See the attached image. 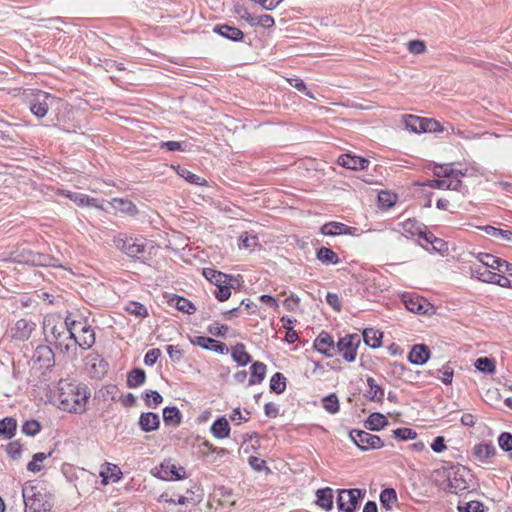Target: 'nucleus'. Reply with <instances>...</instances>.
I'll list each match as a JSON object with an SVG mask.
<instances>
[{"label":"nucleus","mask_w":512,"mask_h":512,"mask_svg":"<svg viewBox=\"0 0 512 512\" xmlns=\"http://www.w3.org/2000/svg\"><path fill=\"white\" fill-rule=\"evenodd\" d=\"M228 326L225 324H220L218 322H213L208 326V332L216 337H225Z\"/></svg>","instance_id":"63"},{"label":"nucleus","mask_w":512,"mask_h":512,"mask_svg":"<svg viewBox=\"0 0 512 512\" xmlns=\"http://www.w3.org/2000/svg\"><path fill=\"white\" fill-rule=\"evenodd\" d=\"M403 234L405 236H415L421 233L422 229H426V226L415 219H407L401 224Z\"/></svg>","instance_id":"37"},{"label":"nucleus","mask_w":512,"mask_h":512,"mask_svg":"<svg viewBox=\"0 0 512 512\" xmlns=\"http://www.w3.org/2000/svg\"><path fill=\"white\" fill-rule=\"evenodd\" d=\"M496 453L497 450L491 442L479 443L473 447L474 457L482 463L487 462V460L494 457Z\"/></svg>","instance_id":"20"},{"label":"nucleus","mask_w":512,"mask_h":512,"mask_svg":"<svg viewBox=\"0 0 512 512\" xmlns=\"http://www.w3.org/2000/svg\"><path fill=\"white\" fill-rule=\"evenodd\" d=\"M404 124L407 130L414 133H421L420 127L422 125V117L415 115H406L404 117Z\"/></svg>","instance_id":"49"},{"label":"nucleus","mask_w":512,"mask_h":512,"mask_svg":"<svg viewBox=\"0 0 512 512\" xmlns=\"http://www.w3.org/2000/svg\"><path fill=\"white\" fill-rule=\"evenodd\" d=\"M13 260L20 264L32 266H49L51 258L48 255L34 252L26 247L18 248L13 254Z\"/></svg>","instance_id":"7"},{"label":"nucleus","mask_w":512,"mask_h":512,"mask_svg":"<svg viewBox=\"0 0 512 512\" xmlns=\"http://www.w3.org/2000/svg\"><path fill=\"white\" fill-rule=\"evenodd\" d=\"M36 325L33 321L27 319H19L12 329V337L19 341L28 340Z\"/></svg>","instance_id":"14"},{"label":"nucleus","mask_w":512,"mask_h":512,"mask_svg":"<svg viewBox=\"0 0 512 512\" xmlns=\"http://www.w3.org/2000/svg\"><path fill=\"white\" fill-rule=\"evenodd\" d=\"M6 452L10 458H12L13 460H17L21 457L22 445L20 444L19 441L10 442L6 446Z\"/></svg>","instance_id":"61"},{"label":"nucleus","mask_w":512,"mask_h":512,"mask_svg":"<svg viewBox=\"0 0 512 512\" xmlns=\"http://www.w3.org/2000/svg\"><path fill=\"white\" fill-rule=\"evenodd\" d=\"M367 384L369 386V390L365 394L366 398L370 401L382 402L384 398L383 388L376 383L373 377L367 378Z\"/></svg>","instance_id":"32"},{"label":"nucleus","mask_w":512,"mask_h":512,"mask_svg":"<svg viewBox=\"0 0 512 512\" xmlns=\"http://www.w3.org/2000/svg\"><path fill=\"white\" fill-rule=\"evenodd\" d=\"M202 275L216 287L222 285L223 283L231 282L234 279L233 276L227 275L221 271L212 269V268H203Z\"/></svg>","instance_id":"21"},{"label":"nucleus","mask_w":512,"mask_h":512,"mask_svg":"<svg viewBox=\"0 0 512 512\" xmlns=\"http://www.w3.org/2000/svg\"><path fill=\"white\" fill-rule=\"evenodd\" d=\"M61 194L73 201L78 206H85V204L88 203V196L83 193L63 190L61 191Z\"/></svg>","instance_id":"56"},{"label":"nucleus","mask_w":512,"mask_h":512,"mask_svg":"<svg viewBox=\"0 0 512 512\" xmlns=\"http://www.w3.org/2000/svg\"><path fill=\"white\" fill-rule=\"evenodd\" d=\"M430 358L429 347L425 344H415L408 354V361L414 365H423Z\"/></svg>","instance_id":"16"},{"label":"nucleus","mask_w":512,"mask_h":512,"mask_svg":"<svg viewBox=\"0 0 512 512\" xmlns=\"http://www.w3.org/2000/svg\"><path fill=\"white\" fill-rule=\"evenodd\" d=\"M286 389V378L280 373L276 372L270 379V390L276 394H282Z\"/></svg>","instance_id":"42"},{"label":"nucleus","mask_w":512,"mask_h":512,"mask_svg":"<svg viewBox=\"0 0 512 512\" xmlns=\"http://www.w3.org/2000/svg\"><path fill=\"white\" fill-rule=\"evenodd\" d=\"M54 100V96L42 90H33L27 94L29 109L31 113L38 118L46 116Z\"/></svg>","instance_id":"4"},{"label":"nucleus","mask_w":512,"mask_h":512,"mask_svg":"<svg viewBox=\"0 0 512 512\" xmlns=\"http://www.w3.org/2000/svg\"><path fill=\"white\" fill-rule=\"evenodd\" d=\"M421 239H423L426 243L431 244L435 250H440L438 246H436V243H439L440 245H444V242L442 239L437 238L432 232L427 231L426 229H422L421 233L418 235Z\"/></svg>","instance_id":"57"},{"label":"nucleus","mask_w":512,"mask_h":512,"mask_svg":"<svg viewBox=\"0 0 512 512\" xmlns=\"http://www.w3.org/2000/svg\"><path fill=\"white\" fill-rule=\"evenodd\" d=\"M142 398L146 406L149 408H156L163 402L162 395L156 390H146L143 393Z\"/></svg>","instance_id":"43"},{"label":"nucleus","mask_w":512,"mask_h":512,"mask_svg":"<svg viewBox=\"0 0 512 512\" xmlns=\"http://www.w3.org/2000/svg\"><path fill=\"white\" fill-rule=\"evenodd\" d=\"M388 424L387 418L378 412H373L365 421V428L370 431H380Z\"/></svg>","instance_id":"28"},{"label":"nucleus","mask_w":512,"mask_h":512,"mask_svg":"<svg viewBox=\"0 0 512 512\" xmlns=\"http://www.w3.org/2000/svg\"><path fill=\"white\" fill-rule=\"evenodd\" d=\"M138 424L143 432H152L159 428L160 418L154 412H143L139 417Z\"/></svg>","instance_id":"19"},{"label":"nucleus","mask_w":512,"mask_h":512,"mask_svg":"<svg viewBox=\"0 0 512 512\" xmlns=\"http://www.w3.org/2000/svg\"><path fill=\"white\" fill-rule=\"evenodd\" d=\"M337 163L347 169L364 170L368 168L370 161L360 156L343 154L338 157Z\"/></svg>","instance_id":"12"},{"label":"nucleus","mask_w":512,"mask_h":512,"mask_svg":"<svg viewBox=\"0 0 512 512\" xmlns=\"http://www.w3.org/2000/svg\"><path fill=\"white\" fill-rule=\"evenodd\" d=\"M475 368L485 374H493L496 371L495 361L488 357H480L474 363Z\"/></svg>","instance_id":"39"},{"label":"nucleus","mask_w":512,"mask_h":512,"mask_svg":"<svg viewBox=\"0 0 512 512\" xmlns=\"http://www.w3.org/2000/svg\"><path fill=\"white\" fill-rule=\"evenodd\" d=\"M483 230L494 238L512 242V231L510 230H503L490 225L485 226Z\"/></svg>","instance_id":"44"},{"label":"nucleus","mask_w":512,"mask_h":512,"mask_svg":"<svg viewBox=\"0 0 512 512\" xmlns=\"http://www.w3.org/2000/svg\"><path fill=\"white\" fill-rule=\"evenodd\" d=\"M212 435L218 439H225L230 435V425L228 420L222 416L218 417L211 425Z\"/></svg>","instance_id":"23"},{"label":"nucleus","mask_w":512,"mask_h":512,"mask_svg":"<svg viewBox=\"0 0 512 512\" xmlns=\"http://www.w3.org/2000/svg\"><path fill=\"white\" fill-rule=\"evenodd\" d=\"M317 259L326 265H336L340 262L338 255L330 248L321 247L316 252Z\"/></svg>","instance_id":"35"},{"label":"nucleus","mask_w":512,"mask_h":512,"mask_svg":"<svg viewBox=\"0 0 512 512\" xmlns=\"http://www.w3.org/2000/svg\"><path fill=\"white\" fill-rule=\"evenodd\" d=\"M337 506L341 512H356L366 490L359 488L338 489Z\"/></svg>","instance_id":"3"},{"label":"nucleus","mask_w":512,"mask_h":512,"mask_svg":"<svg viewBox=\"0 0 512 512\" xmlns=\"http://www.w3.org/2000/svg\"><path fill=\"white\" fill-rule=\"evenodd\" d=\"M461 472H464V468H457L452 474H449L447 484L448 492L458 494L468 489V484Z\"/></svg>","instance_id":"13"},{"label":"nucleus","mask_w":512,"mask_h":512,"mask_svg":"<svg viewBox=\"0 0 512 512\" xmlns=\"http://www.w3.org/2000/svg\"><path fill=\"white\" fill-rule=\"evenodd\" d=\"M213 32L233 42H241L244 39V33L242 30L228 24L215 25Z\"/></svg>","instance_id":"15"},{"label":"nucleus","mask_w":512,"mask_h":512,"mask_svg":"<svg viewBox=\"0 0 512 512\" xmlns=\"http://www.w3.org/2000/svg\"><path fill=\"white\" fill-rule=\"evenodd\" d=\"M357 229L347 226L340 222H329L320 228V232L325 236H336L342 234H353Z\"/></svg>","instance_id":"18"},{"label":"nucleus","mask_w":512,"mask_h":512,"mask_svg":"<svg viewBox=\"0 0 512 512\" xmlns=\"http://www.w3.org/2000/svg\"><path fill=\"white\" fill-rule=\"evenodd\" d=\"M423 185L434 188V189H448V190H459L462 186L460 179H433L428 180Z\"/></svg>","instance_id":"24"},{"label":"nucleus","mask_w":512,"mask_h":512,"mask_svg":"<svg viewBox=\"0 0 512 512\" xmlns=\"http://www.w3.org/2000/svg\"><path fill=\"white\" fill-rule=\"evenodd\" d=\"M80 332L81 335L77 338V345L84 350L90 349L96 340L94 330L87 324L80 327Z\"/></svg>","instance_id":"22"},{"label":"nucleus","mask_w":512,"mask_h":512,"mask_svg":"<svg viewBox=\"0 0 512 512\" xmlns=\"http://www.w3.org/2000/svg\"><path fill=\"white\" fill-rule=\"evenodd\" d=\"M404 304L406 308L414 313L417 314H425L427 312V309L425 308V304H423L420 299L409 297L404 299Z\"/></svg>","instance_id":"47"},{"label":"nucleus","mask_w":512,"mask_h":512,"mask_svg":"<svg viewBox=\"0 0 512 512\" xmlns=\"http://www.w3.org/2000/svg\"><path fill=\"white\" fill-rule=\"evenodd\" d=\"M17 430V421L12 417H5L0 420V435L6 439L14 437Z\"/></svg>","instance_id":"36"},{"label":"nucleus","mask_w":512,"mask_h":512,"mask_svg":"<svg viewBox=\"0 0 512 512\" xmlns=\"http://www.w3.org/2000/svg\"><path fill=\"white\" fill-rule=\"evenodd\" d=\"M90 391L87 385L61 380L59 382L57 400L61 410L82 414L87 409Z\"/></svg>","instance_id":"1"},{"label":"nucleus","mask_w":512,"mask_h":512,"mask_svg":"<svg viewBox=\"0 0 512 512\" xmlns=\"http://www.w3.org/2000/svg\"><path fill=\"white\" fill-rule=\"evenodd\" d=\"M498 445L504 452L512 451V434L509 432H502L498 436Z\"/></svg>","instance_id":"59"},{"label":"nucleus","mask_w":512,"mask_h":512,"mask_svg":"<svg viewBox=\"0 0 512 512\" xmlns=\"http://www.w3.org/2000/svg\"><path fill=\"white\" fill-rule=\"evenodd\" d=\"M421 133H434L442 131L441 124L432 118H423L422 117V125L420 127Z\"/></svg>","instance_id":"51"},{"label":"nucleus","mask_w":512,"mask_h":512,"mask_svg":"<svg viewBox=\"0 0 512 512\" xmlns=\"http://www.w3.org/2000/svg\"><path fill=\"white\" fill-rule=\"evenodd\" d=\"M323 408L330 414H336L340 409L339 399L332 393L322 400Z\"/></svg>","instance_id":"45"},{"label":"nucleus","mask_w":512,"mask_h":512,"mask_svg":"<svg viewBox=\"0 0 512 512\" xmlns=\"http://www.w3.org/2000/svg\"><path fill=\"white\" fill-rule=\"evenodd\" d=\"M248 463L251 466V468L257 472L266 471L267 473H270L271 470L269 467H267L266 462L256 456H250L248 458Z\"/></svg>","instance_id":"60"},{"label":"nucleus","mask_w":512,"mask_h":512,"mask_svg":"<svg viewBox=\"0 0 512 512\" xmlns=\"http://www.w3.org/2000/svg\"><path fill=\"white\" fill-rule=\"evenodd\" d=\"M115 247L131 258H139L146 250V240L133 237L126 233L114 236Z\"/></svg>","instance_id":"2"},{"label":"nucleus","mask_w":512,"mask_h":512,"mask_svg":"<svg viewBox=\"0 0 512 512\" xmlns=\"http://www.w3.org/2000/svg\"><path fill=\"white\" fill-rule=\"evenodd\" d=\"M34 362L38 363L41 368H51L55 363V355L51 347L47 345H39L33 354Z\"/></svg>","instance_id":"11"},{"label":"nucleus","mask_w":512,"mask_h":512,"mask_svg":"<svg viewBox=\"0 0 512 512\" xmlns=\"http://www.w3.org/2000/svg\"><path fill=\"white\" fill-rule=\"evenodd\" d=\"M162 471L165 473L163 478L181 480L185 477L186 472L183 467H177L176 465L167 462L161 464Z\"/></svg>","instance_id":"33"},{"label":"nucleus","mask_w":512,"mask_h":512,"mask_svg":"<svg viewBox=\"0 0 512 512\" xmlns=\"http://www.w3.org/2000/svg\"><path fill=\"white\" fill-rule=\"evenodd\" d=\"M163 420L166 425L177 427L181 424L182 414L176 406H167L163 409Z\"/></svg>","instance_id":"29"},{"label":"nucleus","mask_w":512,"mask_h":512,"mask_svg":"<svg viewBox=\"0 0 512 512\" xmlns=\"http://www.w3.org/2000/svg\"><path fill=\"white\" fill-rule=\"evenodd\" d=\"M189 340L193 345L200 346L201 348H203L205 350H210V351H211V346L213 345V343L215 341V339L206 337V336L189 337Z\"/></svg>","instance_id":"58"},{"label":"nucleus","mask_w":512,"mask_h":512,"mask_svg":"<svg viewBox=\"0 0 512 512\" xmlns=\"http://www.w3.org/2000/svg\"><path fill=\"white\" fill-rule=\"evenodd\" d=\"M126 311L140 318H145L148 316L147 308L139 302H130L126 306Z\"/></svg>","instance_id":"53"},{"label":"nucleus","mask_w":512,"mask_h":512,"mask_svg":"<svg viewBox=\"0 0 512 512\" xmlns=\"http://www.w3.org/2000/svg\"><path fill=\"white\" fill-rule=\"evenodd\" d=\"M177 173L179 176L184 178L190 184L199 185V186L207 185V181L204 178L192 173L191 171H189L188 169H186L184 167L178 166Z\"/></svg>","instance_id":"41"},{"label":"nucleus","mask_w":512,"mask_h":512,"mask_svg":"<svg viewBox=\"0 0 512 512\" xmlns=\"http://www.w3.org/2000/svg\"><path fill=\"white\" fill-rule=\"evenodd\" d=\"M489 267H478V268H472V275L475 276L478 280L496 284L500 287H512L511 281L504 275L492 272L488 270Z\"/></svg>","instance_id":"9"},{"label":"nucleus","mask_w":512,"mask_h":512,"mask_svg":"<svg viewBox=\"0 0 512 512\" xmlns=\"http://www.w3.org/2000/svg\"><path fill=\"white\" fill-rule=\"evenodd\" d=\"M146 381V373L141 368H134L127 374V386L129 388H137Z\"/></svg>","instance_id":"34"},{"label":"nucleus","mask_w":512,"mask_h":512,"mask_svg":"<svg viewBox=\"0 0 512 512\" xmlns=\"http://www.w3.org/2000/svg\"><path fill=\"white\" fill-rule=\"evenodd\" d=\"M314 348L327 357H331L334 351V340L330 334L322 331L314 341Z\"/></svg>","instance_id":"17"},{"label":"nucleus","mask_w":512,"mask_h":512,"mask_svg":"<svg viewBox=\"0 0 512 512\" xmlns=\"http://www.w3.org/2000/svg\"><path fill=\"white\" fill-rule=\"evenodd\" d=\"M168 303L170 306L188 315H191L196 311L194 304L182 296L174 295L169 299Z\"/></svg>","instance_id":"25"},{"label":"nucleus","mask_w":512,"mask_h":512,"mask_svg":"<svg viewBox=\"0 0 512 512\" xmlns=\"http://www.w3.org/2000/svg\"><path fill=\"white\" fill-rule=\"evenodd\" d=\"M383 333L374 328H366L363 331V340L365 344L372 349L379 348L382 344Z\"/></svg>","instance_id":"30"},{"label":"nucleus","mask_w":512,"mask_h":512,"mask_svg":"<svg viewBox=\"0 0 512 512\" xmlns=\"http://www.w3.org/2000/svg\"><path fill=\"white\" fill-rule=\"evenodd\" d=\"M397 502V493L393 488H386L380 493V503L386 510H391L392 505Z\"/></svg>","instance_id":"40"},{"label":"nucleus","mask_w":512,"mask_h":512,"mask_svg":"<svg viewBox=\"0 0 512 512\" xmlns=\"http://www.w3.org/2000/svg\"><path fill=\"white\" fill-rule=\"evenodd\" d=\"M250 369L251 374L248 381V386L260 384L264 380L266 375V365L262 362L257 361L252 364Z\"/></svg>","instance_id":"31"},{"label":"nucleus","mask_w":512,"mask_h":512,"mask_svg":"<svg viewBox=\"0 0 512 512\" xmlns=\"http://www.w3.org/2000/svg\"><path fill=\"white\" fill-rule=\"evenodd\" d=\"M360 345V337L357 334H348L340 338L337 343V350L345 361L353 362L357 356V349Z\"/></svg>","instance_id":"8"},{"label":"nucleus","mask_w":512,"mask_h":512,"mask_svg":"<svg viewBox=\"0 0 512 512\" xmlns=\"http://www.w3.org/2000/svg\"><path fill=\"white\" fill-rule=\"evenodd\" d=\"M289 83L292 87L298 91L304 93L307 97L314 99L313 93L307 88L305 82L300 78L289 79Z\"/></svg>","instance_id":"64"},{"label":"nucleus","mask_w":512,"mask_h":512,"mask_svg":"<svg viewBox=\"0 0 512 512\" xmlns=\"http://www.w3.org/2000/svg\"><path fill=\"white\" fill-rule=\"evenodd\" d=\"M22 497L25 508L31 512H46L49 504L44 501L43 494L31 484H25L22 488Z\"/></svg>","instance_id":"5"},{"label":"nucleus","mask_w":512,"mask_h":512,"mask_svg":"<svg viewBox=\"0 0 512 512\" xmlns=\"http://www.w3.org/2000/svg\"><path fill=\"white\" fill-rule=\"evenodd\" d=\"M41 431V425L37 420H28L22 425V432L27 436H35Z\"/></svg>","instance_id":"55"},{"label":"nucleus","mask_w":512,"mask_h":512,"mask_svg":"<svg viewBox=\"0 0 512 512\" xmlns=\"http://www.w3.org/2000/svg\"><path fill=\"white\" fill-rule=\"evenodd\" d=\"M477 259L483 264V266L489 267L499 272L507 273L512 276V264L504 259L488 253H479Z\"/></svg>","instance_id":"10"},{"label":"nucleus","mask_w":512,"mask_h":512,"mask_svg":"<svg viewBox=\"0 0 512 512\" xmlns=\"http://www.w3.org/2000/svg\"><path fill=\"white\" fill-rule=\"evenodd\" d=\"M231 356L235 362L242 366L251 362V356L246 352L245 345L242 343H238L232 348Z\"/></svg>","instance_id":"38"},{"label":"nucleus","mask_w":512,"mask_h":512,"mask_svg":"<svg viewBox=\"0 0 512 512\" xmlns=\"http://www.w3.org/2000/svg\"><path fill=\"white\" fill-rule=\"evenodd\" d=\"M50 455H51V452L48 454H45L43 452L35 453L32 457V460L27 464V470L29 472H33V473L40 472L42 470V466H40L38 463L43 462Z\"/></svg>","instance_id":"48"},{"label":"nucleus","mask_w":512,"mask_h":512,"mask_svg":"<svg viewBox=\"0 0 512 512\" xmlns=\"http://www.w3.org/2000/svg\"><path fill=\"white\" fill-rule=\"evenodd\" d=\"M393 436L397 440L407 441L415 439L417 437V433L411 428L401 427L393 431Z\"/></svg>","instance_id":"52"},{"label":"nucleus","mask_w":512,"mask_h":512,"mask_svg":"<svg viewBox=\"0 0 512 512\" xmlns=\"http://www.w3.org/2000/svg\"><path fill=\"white\" fill-rule=\"evenodd\" d=\"M454 369L450 362L437 370V378H439L445 385H450L453 381Z\"/></svg>","instance_id":"46"},{"label":"nucleus","mask_w":512,"mask_h":512,"mask_svg":"<svg viewBox=\"0 0 512 512\" xmlns=\"http://www.w3.org/2000/svg\"><path fill=\"white\" fill-rule=\"evenodd\" d=\"M316 497V504L323 509L330 511L333 508V490L330 487L318 489Z\"/></svg>","instance_id":"26"},{"label":"nucleus","mask_w":512,"mask_h":512,"mask_svg":"<svg viewBox=\"0 0 512 512\" xmlns=\"http://www.w3.org/2000/svg\"><path fill=\"white\" fill-rule=\"evenodd\" d=\"M485 506L482 502L473 500L459 504L457 507L458 512H484Z\"/></svg>","instance_id":"50"},{"label":"nucleus","mask_w":512,"mask_h":512,"mask_svg":"<svg viewBox=\"0 0 512 512\" xmlns=\"http://www.w3.org/2000/svg\"><path fill=\"white\" fill-rule=\"evenodd\" d=\"M231 287L232 284L230 282L223 283L222 285L216 287V290L214 291L216 299L220 302L228 300L231 296Z\"/></svg>","instance_id":"54"},{"label":"nucleus","mask_w":512,"mask_h":512,"mask_svg":"<svg viewBox=\"0 0 512 512\" xmlns=\"http://www.w3.org/2000/svg\"><path fill=\"white\" fill-rule=\"evenodd\" d=\"M351 440L362 451L380 449L384 446L382 439L364 430L352 429L349 433Z\"/></svg>","instance_id":"6"},{"label":"nucleus","mask_w":512,"mask_h":512,"mask_svg":"<svg viewBox=\"0 0 512 512\" xmlns=\"http://www.w3.org/2000/svg\"><path fill=\"white\" fill-rule=\"evenodd\" d=\"M259 25L263 28H271L275 25L274 18L271 15L263 14L258 17H254V21L251 26Z\"/></svg>","instance_id":"62"},{"label":"nucleus","mask_w":512,"mask_h":512,"mask_svg":"<svg viewBox=\"0 0 512 512\" xmlns=\"http://www.w3.org/2000/svg\"><path fill=\"white\" fill-rule=\"evenodd\" d=\"M110 204L114 210L120 211L127 215L134 216L138 213L136 205L127 199L113 198Z\"/></svg>","instance_id":"27"}]
</instances>
